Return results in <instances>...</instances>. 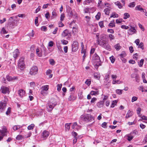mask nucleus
I'll return each mask as SVG.
<instances>
[{
  "label": "nucleus",
  "mask_w": 147,
  "mask_h": 147,
  "mask_svg": "<svg viewBox=\"0 0 147 147\" xmlns=\"http://www.w3.org/2000/svg\"><path fill=\"white\" fill-rule=\"evenodd\" d=\"M93 61L95 68L98 69L99 66L100 65L101 62L99 56L96 54H95L93 56Z\"/></svg>",
  "instance_id": "f257e3e1"
},
{
  "label": "nucleus",
  "mask_w": 147,
  "mask_h": 147,
  "mask_svg": "<svg viewBox=\"0 0 147 147\" xmlns=\"http://www.w3.org/2000/svg\"><path fill=\"white\" fill-rule=\"evenodd\" d=\"M80 120L86 122L91 121L94 120V118L90 114H87L82 115L80 117Z\"/></svg>",
  "instance_id": "f03ea898"
},
{
  "label": "nucleus",
  "mask_w": 147,
  "mask_h": 147,
  "mask_svg": "<svg viewBox=\"0 0 147 147\" xmlns=\"http://www.w3.org/2000/svg\"><path fill=\"white\" fill-rule=\"evenodd\" d=\"M56 100L54 99L53 101H51L48 103L47 108L48 111L50 112L52 111L54 107L57 105Z\"/></svg>",
  "instance_id": "7ed1b4c3"
},
{
  "label": "nucleus",
  "mask_w": 147,
  "mask_h": 147,
  "mask_svg": "<svg viewBox=\"0 0 147 147\" xmlns=\"http://www.w3.org/2000/svg\"><path fill=\"white\" fill-rule=\"evenodd\" d=\"M71 47L73 52H75L77 51L78 49V42L76 41H74Z\"/></svg>",
  "instance_id": "20e7f679"
},
{
  "label": "nucleus",
  "mask_w": 147,
  "mask_h": 147,
  "mask_svg": "<svg viewBox=\"0 0 147 147\" xmlns=\"http://www.w3.org/2000/svg\"><path fill=\"white\" fill-rule=\"evenodd\" d=\"M108 40L106 39V37H98L97 39V42L98 44L100 45V43L102 42L103 44H106L107 43Z\"/></svg>",
  "instance_id": "39448f33"
},
{
  "label": "nucleus",
  "mask_w": 147,
  "mask_h": 147,
  "mask_svg": "<svg viewBox=\"0 0 147 147\" xmlns=\"http://www.w3.org/2000/svg\"><path fill=\"white\" fill-rule=\"evenodd\" d=\"M38 71V69L36 66H33L30 69V74L31 75H35L36 74Z\"/></svg>",
  "instance_id": "423d86ee"
},
{
  "label": "nucleus",
  "mask_w": 147,
  "mask_h": 147,
  "mask_svg": "<svg viewBox=\"0 0 147 147\" xmlns=\"http://www.w3.org/2000/svg\"><path fill=\"white\" fill-rule=\"evenodd\" d=\"M0 91L3 94H9L10 92L9 88L5 86H2L1 87Z\"/></svg>",
  "instance_id": "0eeeda50"
},
{
  "label": "nucleus",
  "mask_w": 147,
  "mask_h": 147,
  "mask_svg": "<svg viewBox=\"0 0 147 147\" xmlns=\"http://www.w3.org/2000/svg\"><path fill=\"white\" fill-rule=\"evenodd\" d=\"M100 45L102 47L104 48L105 49L109 51H110L111 49V48L109 44H108L107 43L105 44H103L102 42H100Z\"/></svg>",
  "instance_id": "6e6552de"
},
{
  "label": "nucleus",
  "mask_w": 147,
  "mask_h": 147,
  "mask_svg": "<svg viewBox=\"0 0 147 147\" xmlns=\"http://www.w3.org/2000/svg\"><path fill=\"white\" fill-rule=\"evenodd\" d=\"M6 106V103L5 102H0V111H2L5 108Z\"/></svg>",
  "instance_id": "1a4fd4ad"
},
{
  "label": "nucleus",
  "mask_w": 147,
  "mask_h": 147,
  "mask_svg": "<svg viewBox=\"0 0 147 147\" xmlns=\"http://www.w3.org/2000/svg\"><path fill=\"white\" fill-rule=\"evenodd\" d=\"M136 30L134 27L131 26V28L129 29L128 33L131 34L136 33Z\"/></svg>",
  "instance_id": "9d476101"
},
{
  "label": "nucleus",
  "mask_w": 147,
  "mask_h": 147,
  "mask_svg": "<svg viewBox=\"0 0 147 147\" xmlns=\"http://www.w3.org/2000/svg\"><path fill=\"white\" fill-rule=\"evenodd\" d=\"M19 54V51L18 49H16L13 52V57L16 59L18 57Z\"/></svg>",
  "instance_id": "9b49d317"
},
{
  "label": "nucleus",
  "mask_w": 147,
  "mask_h": 147,
  "mask_svg": "<svg viewBox=\"0 0 147 147\" xmlns=\"http://www.w3.org/2000/svg\"><path fill=\"white\" fill-rule=\"evenodd\" d=\"M49 135V132L45 130L42 133V137L44 139H45L47 138Z\"/></svg>",
  "instance_id": "f8f14e48"
},
{
  "label": "nucleus",
  "mask_w": 147,
  "mask_h": 147,
  "mask_svg": "<svg viewBox=\"0 0 147 147\" xmlns=\"http://www.w3.org/2000/svg\"><path fill=\"white\" fill-rule=\"evenodd\" d=\"M42 51L41 49H39L37 48L36 49V55L39 57L42 56Z\"/></svg>",
  "instance_id": "ddd939ff"
},
{
  "label": "nucleus",
  "mask_w": 147,
  "mask_h": 147,
  "mask_svg": "<svg viewBox=\"0 0 147 147\" xmlns=\"http://www.w3.org/2000/svg\"><path fill=\"white\" fill-rule=\"evenodd\" d=\"M18 67L21 70H23L25 68L24 63H18Z\"/></svg>",
  "instance_id": "4468645a"
},
{
  "label": "nucleus",
  "mask_w": 147,
  "mask_h": 147,
  "mask_svg": "<svg viewBox=\"0 0 147 147\" xmlns=\"http://www.w3.org/2000/svg\"><path fill=\"white\" fill-rule=\"evenodd\" d=\"M67 11L68 13L69 16L71 17L72 16L73 13L71 7H67Z\"/></svg>",
  "instance_id": "2eb2a0df"
},
{
  "label": "nucleus",
  "mask_w": 147,
  "mask_h": 147,
  "mask_svg": "<svg viewBox=\"0 0 147 147\" xmlns=\"http://www.w3.org/2000/svg\"><path fill=\"white\" fill-rule=\"evenodd\" d=\"M18 94L20 97H22L25 94V91L23 90L20 89L18 91Z\"/></svg>",
  "instance_id": "dca6fc26"
},
{
  "label": "nucleus",
  "mask_w": 147,
  "mask_h": 147,
  "mask_svg": "<svg viewBox=\"0 0 147 147\" xmlns=\"http://www.w3.org/2000/svg\"><path fill=\"white\" fill-rule=\"evenodd\" d=\"M76 97L73 94H71L70 96L69 97L68 99V100L71 101V100H74L76 99Z\"/></svg>",
  "instance_id": "f3484780"
},
{
  "label": "nucleus",
  "mask_w": 147,
  "mask_h": 147,
  "mask_svg": "<svg viewBox=\"0 0 147 147\" xmlns=\"http://www.w3.org/2000/svg\"><path fill=\"white\" fill-rule=\"evenodd\" d=\"M135 9L137 10L140 11H142L143 12H146V10L145 9L144 10L140 5H138L136 6L135 7Z\"/></svg>",
  "instance_id": "a211bd4d"
},
{
  "label": "nucleus",
  "mask_w": 147,
  "mask_h": 147,
  "mask_svg": "<svg viewBox=\"0 0 147 147\" xmlns=\"http://www.w3.org/2000/svg\"><path fill=\"white\" fill-rule=\"evenodd\" d=\"M70 34L69 33L68 31L67 30H65L63 31L62 33L63 36H70Z\"/></svg>",
  "instance_id": "6ab92c4d"
},
{
  "label": "nucleus",
  "mask_w": 147,
  "mask_h": 147,
  "mask_svg": "<svg viewBox=\"0 0 147 147\" xmlns=\"http://www.w3.org/2000/svg\"><path fill=\"white\" fill-rule=\"evenodd\" d=\"M133 115V112L131 111L130 110H129L128 112L126 114V116H125V118H128L129 117H131Z\"/></svg>",
  "instance_id": "aec40b11"
},
{
  "label": "nucleus",
  "mask_w": 147,
  "mask_h": 147,
  "mask_svg": "<svg viewBox=\"0 0 147 147\" xmlns=\"http://www.w3.org/2000/svg\"><path fill=\"white\" fill-rule=\"evenodd\" d=\"M6 131L7 128L5 127H3L2 128V130H0V133H2V134L4 136L5 135Z\"/></svg>",
  "instance_id": "412c9836"
},
{
  "label": "nucleus",
  "mask_w": 147,
  "mask_h": 147,
  "mask_svg": "<svg viewBox=\"0 0 147 147\" xmlns=\"http://www.w3.org/2000/svg\"><path fill=\"white\" fill-rule=\"evenodd\" d=\"M57 14L56 12L55 11H53L52 12V16H51V18L52 19H53L56 17Z\"/></svg>",
  "instance_id": "4be33fe9"
},
{
  "label": "nucleus",
  "mask_w": 147,
  "mask_h": 147,
  "mask_svg": "<svg viewBox=\"0 0 147 147\" xmlns=\"http://www.w3.org/2000/svg\"><path fill=\"white\" fill-rule=\"evenodd\" d=\"M108 26L111 28L115 27V21L114 20L111 21L110 23Z\"/></svg>",
  "instance_id": "5701e85b"
},
{
  "label": "nucleus",
  "mask_w": 147,
  "mask_h": 147,
  "mask_svg": "<svg viewBox=\"0 0 147 147\" xmlns=\"http://www.w3.org/2000/svg\"><path fill=\"white\" fill-rule=\"evenodd\" d=\"M103 102L102 101H100L97 103V105L99 108H101L103 107Z\"/></svg>",
  "instance_id": "b1692460"
},
{
  "label": "nucleus",
  "mask_w": 147,
  "mask_h": 147,
  "mask_svg": "<svg viewBox=\"0 0 147 147\" xmlns=\"http://www.w3.org/2000/svg\"><path fill=\"white\" fill-rule=\"evenodd\" d=\"M115 5L117 6L119 9L123 7L122 5L119 1H117L115 2Z\"/></svg>",
  "instance_id": "393cba45"
},
{
  "label": "nucleus",
  "mask_w": 147,
  "mask_h": 147,
  "mask_svg": "<svg viewBox=\"0 0 147 147\" xmlns=\"http://www.w3.org/2000/svg\"><path fill=\"white\" fill-rule=\"evenodd\" d=\"M49 89V86L48 85H45L44 86H42L41 88V89L42 90H43L45 91H47Z\"/></svg>",
  "instance_id": "a878e982"
},
{
  "label": "nucleus",
  "mask_w": 147,
  "mask_h": 147,
  "mask_svg": "<svg viewBox=\"0 0 147 147\" xmlns=\"http://www.w3.org/2000/svg\"><path fill=\"white\" fill-rule=\"evenodd\" d=\"M142 76L143 82L144 83H146L147 82V81L145 79V74L143 72L142 73Z\"/></svg>",
  "instance_id": "bb28decb"
},
{
  "label": "nucleus",
  "mask_w": 147,
  "mask_h": 147,
  "mask_svg": "<svg viewBox=\"0 0 147 147\" xmlns=\"http://www.w3.org/2000/svg\"><path fill=\"white\" fill-rule=\"evenodd\" d=\"M71 123H66L65 124V130H66L69 131V129L70 127V125Z\"/></svg>",
  "instance_id": "cd10ccee"
},
{
  "label": "nucleus",
  "mask_w": 147,
  "mask_h": 147,
  "mask_svg": "<svg viewBox=\"0 0 147 147\" xmlns=\"http://www.w3.org/2000/svg\"><path fill=\"white\" fill-rule=\"evenodd\" d=\"M100 74L97 73H94V77L95 78L98 79L100 78Z\"/></svg>",
  "instance_id": "c85d7f7f"
},
{
  "label": "nucleus",
  "mask_w": 147,
  "mask_h": 147,
  "mask_svg": "<svg viewBox=\"0 0 147 147\" xmlns=\"http://www.w3.org/2000/svg\"><path fill=\"white\" fill-rule=\"evenodd\" d=\"M118 17V15L117 14L114 12V13H112V14L111 15V16H110V17L111 18H112V17L117 18Z\"/></svg>",
  "instance_id": "c756f323"
},
{
  "label": "nucleus",
  "mask_w": 147,
  "mask_h": 147,
  "mask_svg": "<svg viewBox=\"0 0 147 147\" xmlns=\"http://www.w3.org/2000/svg\"><path fill=\"white\" fill-rule=\"evenodd\" d=\"M22 127L20 125H14L13 127V129L14 130H17L18 129Z\"/></svg>",
  "instance_id": "7c9ffc66"
},
{
  "label": "nucleus",
  "mask_w": 147,
  "mask_h": 147,
  "mask_svg": "<svg viewBox=\"0 0 147 147\" xmlns=\"http://www.w3.org/2000/svg\"><path fill=\"white\" fill-rule=\"evenodd\" d=\"M135 5L136 4L135 2H133L130 3L128 5V6L129 7H135Z\"/></svg>",
  "instance_id": "2f4dec72"
},
{
  "label": "nucleus",
  "mask_w": 147,
  "mask_h": 147,
  "mask_svg": "<svg viewBox=\"0 0 147 147\" xmlns=\"http://www.w3.org/2000/svg\"><path fill=\"white\" fill-rule=\"evenodd\" d=\"M117 102V101L116 100H115L113 101L111 105V107H114L116 105Z\"/></svg>",
  "instance_id": "473e14b6"
},
{
  "label": "nucleus",
  "mask_w": 147,
  "mask_h": 147,
  "mask_svg": "<svg viewBox=\"0 0 147 147\" xmlns=\"http://www.w3.org/2000/svg\"><path fill=\"white\" fill-rule=\"evenodd\" d=\"M110 9L108 8H106L105 9L104 11L105 12V13L107 15H108L109 14Z\"/></svg>",
  "instance_id": "72a5a7b5"
},
{
  "label": "nucleus",
  "mask_w": 147,
  "mask_h": 147,
  "mask_svg": "<svg viewBox=\"0 0 147 147\" xmlns=\"http://www.w3.org/2000/svg\"><path fill=\"white\" fill-rule=\"evenodd\" d=\"M124 16L123 17V19H126L127 18H129L130 17L129 14L127 13H125L124 14Z\"/></svg>",
  "instance_id": "f704fd0d"
},
{
  "label": "nucleus",
  "mask_w": 147,
  "mask_h": 147,
  "mask_svg": "<svg viewBox=\"0 0 147 147\" xmlns=\"http://www.w3.org/2000/svg\"><path fill=\"white\" fill-rule=\"evenodd\" d=\"M123 90L120 89H117L116 90V92L119 95H121L122 93Z\"/></svg>",
  "instance_id": "c9c22d12"
},
{
  "label": "nucleus",
  "mask_w": 147,
  "mask_h": 147,
  "mask_svg": "<svg viewBox=\"0 0 147 147\" xmlns=\"http://www.w3.org/2000/svg\"><path fill=\"white\" fill-rule=\"evenodd\" d=\"M110 59L112 63H113L115 60V58L113 56H112L110 57Z\"/></svg>",
  "instance_id": "e433bc0d"
},
{
  "label": "nucleus",
  "mask_w": 147,
  "mask_h": 147,
  "mask_svg": "<svg viewBox=\"0 0 147 147\" xmlns=\"http://www.w3.org/2000/svg\"><path fill=\"white\" fill-rule=\"evenodd\" d=\"M90 94L92 95H96L98 94V92L97 91H92Z\"/></svg>",
  "instance_id": "4c0bfd02"
},
{
  "label": "nucleus",
  "mask_w": 147,
  "mask_h": 147,
  "mask_svg": "<svg viewBox=\"0 0 147 147\" xmlns=\"http://www.w3.org/2000/svg\"><path fill=\"white\" fill-rule=\"evenodd\" d=\"M144 60L143 59H142L139 62H138V65L140 67H142L143 64Z\"/></svg>",
  "instance_id": "58836bf2"
},
{
  "label": "nucleus",
  "mask_w": 147,
  "mask_h": 147,
  "mask_svg": "<svg viewBox=\"0 0 147 147\" xmlns=\"http://www.w3.org/2000/svg\"><path fill=\"white\" fill-rule=\"evenodd\" d=\"M34 127V124H32L28 126V130L32 129Z\"/></svg>",
  "instance_id": "ea45409f"
},
{
  "label": "nucleus",
  "mask_w": 147,
  "mask_h": 147,
  "mask_svg": "<svg viewBox=\"0 0 147 147\" xmlns=\"http://www.w3.org/2000/svg\"><path fill=\"white\" fill-rule=\"evenodd\" d=\"M121 83V82L119 80H117L116 81H114L113 82H112V83L113 84H119Z\"/></svg>",
  "instance_id": "a19ab883"
},
{
  "label": "nucleus",
  "mask_w": 147,
  "mask_h": 147,
  "mask_svg": "<svg viewBox=\"0 0 147 147\" xmlns=\"http://www.w3.org/2000/svg\"><path fill=\"white\" fill-rule=\"evenodd\" d=\"M62 86V85L61 84H58L57 85V90L58 91H60L61 90Z\"/></svg>",
  "instance_id": "79ce46f5"
},
{
  "label": "nucleus",
  "mask_w": 147,
  "mask_h": 147,
  "mask_svg": "<svg viewBox=\"0 0 147 147\" xmlns=\"http://www.w3.org/2000/svg\"><path fill=\"white\" fill-rule=\"evenodd\" d=\"M16 138L17 140H21L23 139V137L21 135H18L17 136Z\"/></svg>",
  "instance_id": "37998d69"
},
{
  "label": "nucleus",
  "mask_w": 147,
  "mask_h": 147,
  "mask_svg": "<svg viewBox=\"0 0 147 147\" xmlns=\"http://www.w3.org/2000/svg\"><path fill=\"white\" fill-rule=\"evenodd\" d=\"M115 48L117 50H119L121 48V47L120 46L119 44H117L114 46Z\"/></svg>",
  "instance_id": "c03bdc74"
},
{
  "label": "nucleus",
  "mask_w": 147,
  "mask_h": 147,
  "mask_svg": "<svg viewBox=\"0 0 147 147\" xmlns=\"http://www.w3.org/2000/svg\"><path fill=\"white\" fill-rule=\"evenodd\" d=\"M1 34H5L7 33V32L4 28H3L1 31Z\"/></svg>",
  "instance_id": "a18cd8bd"
},
{
  "label": "nucleus",
  "mask_w": 147,
  "mask_h": 147,
  "mask_svg": "<svg viewBox=\"0 0 147 147\" xmlns=\"http://www.w3.org/2000/svg\"><path fill=\"white\" fill-rule=\"evenodd\" d=\"M6 79L8 81H9L12 80V77L9 75L7 76Z\"/></svg>",
  "instance_id": "49530a36"
},
{
  "label": "nucleus",
  "mask_w": 147,
  "mask_h": 147,
  "mask_svg": "<svg viewBox=\"0 0 147 147\" xmlns=\"http://www.w3.org/2000/svg\"><path fill=\"white\" fill-rule=\"evenodd\" d=\"M99 25L101 28H103L104 26L103 24V21H102L99 23Z\"/></svg>",
  "instance_id": "de8ad7c7"
},
{
  "label": "nucleus",
  "mask_w": 147,
  "mask_h": 147,
  "mask_svg": "<svg viewBox=\"0 0 147 147\" xmlns=\"http://www.w3.org/2000/svg\"><path fill=\"white\" fill-rule=\"evenodd\" d=\"M18 63H24V57H21L19 60Z\"/></svg>",
  "instance_id": "09e8293b"
},
{
  "label": "nucleus",
  "mask_w": 147,
  "mask_h": 147,
  "mask_svg": "<svg viewBox=\"0 0 147 147\" xmlns=\"http://www.w3.org/2000/svg\"><path fill=\"white\" fill-rule=\"evenodd\" d=\"M100 13L99 12H98L97 15L96 16V17H95L96 19L97 20H99L100 18Z\"/></svg>",
  "instance_id": "8fccbe9b"
},
{
  "label": "nucleus",
  "mask_w": 147,
  "mask_h": 147,
  "mask_svg": "<svg viewBox=\"0 0 147 147\" xmlns=\"http://www.w3.org/2000/svg\"><path fill=\"white\" fill-rule=\"evenodd\" d=\"M126 55L125 54V53L124 51L122 52V53L120 55V56L121 58H123V57H125Z\"/></svg>",
  "instance_id": "3c124183"
},
{
  "label": "nucleus",
  "mask_w": 147,
  "mask_h": 147,
  "mask_svg": "<svg viewBox=\"0 0 147 147\" xmlns=\"http://www.w3.org/2000/svg\"><path fill=\"white\" fill-rule=\"evenodd\" d=\"M33 30L32 31V32L28 34V36H29L33 37L34 36V33Z\"/></svg>",
  "instance_id": "603ef678"
},
{
  "label": "nucleus",
  "mask_w": 147,
  "mask_h": 147,
  "mask_svg": "<svg viewBox=\"0 0 147 147\" xmlns=\"http://www.w3.org/2000/svg\"><path fill=\"white\" fill-rule=\"evenodd\" d=\"M11 108L10 107H9L7 110V111L6 112V114L7 115H8L11 112Z\"/></svg>",
  "instance_id": "864d4df0"
},
{
  "label": "nucleus",
  "mask_w": 147,
  "mask_h": 147,
  "mask_svg": "<svg viewBox=\"0 0 147 147\" xmlns=\"http://www.w3.org/2000/svg\"><path fill=\"white\" fill-rule=\"evenodd\" d=\"M64 14L63 13L60 16V20L61 21H63L65 18Z\"/></svg>",
  "instance_id": "5fc2aeb1"
},
{
  "label": "nucleus",
  "mask_w": 147,
  "mask_h": 147,
  "mask_svg": "<svg viewBox=\"0 0 147 147\" xmlns=\"http://www.w3.org/2000/svg\"><path fill=\"white\" fill-rule=\"evenodd\" d=\"M139 89L140 90H141L142 92H147V90H144L143 86H142L140 87L139 88Z\"/></svg>",
  "instance_id": "6e6d98bb"
},
{
  "label": "nucleus",
  "mask_w": 147,
  "mask_h": 147,
  "mask_svg": "<svg viewBox=\"0 0 147 147\" xmlns=\"http://www.w3.org/2000/svg\"><path fill=\"white\" fill-rule=\"evenodd\" d=\"M138 99V98L136 96H133L132 97L131 102H133L135 101H136Z\"/></svg>",
  "instance_id": "4d7b16f0"
},
{
  "label": "nucleus",
  "mask_w": 147,
  "mask_h": 147,
  "mask_svg": "<svg viewBox=\"0 0 147 147\" xmlns=\"http://www.w3.org/2000/svg\"><path fill=\"white\" fill-rule=\"evenodd\" d=\"M122 19H118L116 20V22L117 24L121 23L123 21Z\"/></svg>",
  "instance_id": "13d9d810"
},
{
  "label": "nucleus",
  "mask_w": 147,
  "mask_h": 147,
  "mask_svg": "<svg viewBox=\"0 0 147 147\" xmlns=\"http://www.w3.org/2000/svg\"><path fill=\"white\" fill-rule=\"evenodd\" d=\"M101 126L102 127L106 128L107 127V123L106 122H104L103 123L102 125Z\"/></svg>",
  "instance_id": "bf43d9fd"
},
{
  "label": "nucleus",
  "mask_w": 147,
  "mask_h": 147,
  "mask_svg": "<svg viewBox=\"0 0 147 147\" xmlns=\"http://www.w3.org/2000/svg\"><path fill=\"white\" fill-rule=\"evenodd\" d=\"M121 28L125 29H127L129 28V27L128 26H127L125 25H123L121 26Z\"/></svg>",
  "instance_id": "052dcab7"
},
{
  "label": "nucleus",
  "mask_w": 147,
  "mask_h": 147,
  "mask_svg": "<svg viewBox=\"0 0 147 147\" xmlns=\"http://www.w3.org/2000/svg\"><path fill=\"white\" fill-rule=\"evenodd\" d=\"M38 17H36V18L35 20V24L37 26H38V24H37L38 22Z\"/></svg>",
  "instance_id": "680f3d73"
},
{
  "label": "nucleus",
  "mask_w": 147,
  "mask_h": 147,
  "mask_svg": "<svg viewBox=\"0 0 147 147\" xmlns=\"http://www.w3.org/2000/svg\"><path fill=\"white\" fill-rule=\"evenodd\" d=\"M41 30L44 31H46L47 30V28L46 26H43L41 28Z\"/></svg>",
  "instance_id": "e2e57ef3"
},
{
  "label": "nucleus",
  "mask_w": 147,
  "mask_h": 147,
  "mask_svg": "<svg viewBox=\"0 0 147 147\" xmlns=\"http://www.w3.org/2000/svg\"><path fill=\"white\" fill-rule=\"evenodd\" d=\"M97 99L96 98L94 97L92 98L91 101V103H94L95 102L96 100Z\"/></svg>",
  "instance_id": "0e129e2a"
},
{
  "label": "nucleus",
  "mask_w": 147,
  "mask_h": 147,
  "mask_svg": "<svg viewBox=\"0 0 147 147\" xmlns=\"http://www.w3.org/2000/svg\"><path fill=\"white\" fill-rule=\"evenodd\" d=\"M138 54L137 53H135L133 55V58L134 59H135L136 60H137L138 59Z\"/></svg>",
  "instance_id": "69168bd1"
},
{
  "label": "nucleus",
  "mask_w": 147,
  "mask_h": 147,
  "mask_svg": "<svg viewBox=\"0 0 147 147\" xmlns=\"http://www.w3.org/2000/svg\"><path fill=\"white\" fill-rule=\"evenodd\" d=\"M50 64L52 65H54L55 64V61H54L53 59H51L49 61Z\"/></svg>",
  "instance_id": "338daca9"
},
{
  "label": "nucleus",
  "mask_w": 147,
  "mask_h": 147,
  "mask_svg": "<svg viewBox=\"0 0 147 147\" xmlns=\"http://www.w3.org/2000/svg\"><path fill=\"white\" fill-rule=\"evenodd\" d=\"M85 84L87 85L88 86H89L90 85L91 83V81L90 80H87L85 82Z\"/></svg>",
  "instance_id": "774afa93"
}]
</instances>
